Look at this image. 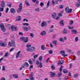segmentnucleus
Here are the masks:
<instances>
[{
  "mask_svg": "<svg viewBox=\"0 0 80 80\" xmlns=\"http://www.w3.org/2000/svg\"><path fill=\"white\" fill-rule=\"evenodd\" d=\"M19 8H21V9H22V3H20V4L19 5Z\"/></svg>",
  "mask_w": 80,
  "mask_h": 80,
  "instance_id": "30",
  "label": "nucleus"
},
{
  "mask_svg": "<svg viewBox=\"0 0 80 80\" xmlns=\"http://www.w3.org/2000/svg\"><path fill=\"white\" fill-rule=\"evenodd\" d=\"M52 43H53V44H54V45H57V42L56 41H53Z\"/></svg>",
  "mask_w": 80,
  "mask_h": 80,
  "instance_id": "35",
  "label": "nucleus"
},
{
  "mask_svg": "<svg viewBox=\"0 0 80 80\" xmlns=\"http://www.w3.org/2000/svg\"><path fill=\"white\" fill-rule=\"evenodd\" d=\"M78 2L77 3L76 5V7H78L80 5V0H78Z\"/></svg>",
  "mask_w": 80,
  "mask_h": 80,
  "instance_id": "15",
  "label": "nucleus"
},
{
  "mask_svg": "<svg viewBox=\"0 0 80 80\" xmlns=\"http://www.w3.org/2000/svg\"><path fill=\"white\" fill-rule=\"evenodd\" d=\"M50 73L51 77H53L55 75V73H54L53 72H51Z\"/></svg>",
  "mask_w": 80,
  "mask_h": 80,
  "instance_id": "12",
  "label": "nucleus"
},
{
  "mask_svg": "<svg viewBox=\"0 0 80 80\" xmlns=\"http://www.w3.org/2000/svg\"><path fill=\"white\" fill-rule=\"evenodd\" d=\"M9 54L8 52H6L5 55H4V57L5 58H6V57H7Z\"/></svg>",
  "mask_w": 80,
  "mask_h": 80,
  "instance_id": "21",
  "label": "nucleus"
},
{
  "mask_svg": "<svg viewBox=\"0 0 80 80\" xmlns=\"http://www.w3.org/2000/svg\"><path fill=\"white\" fill-rule=\"evenodd\" d=\"M26 47L27 48H30V47H31V45H29L28 44H27L26 45Z\"/></svg>",
  "mask_w": 80,
  "mask_h": 80,
  "instance_id": "47",
  "label": "nucleus"
},
{
  "mask_svg": "<svg viewBox=\"0 0 80 80\" xmlns=\"http://www.w3.org/2000/svg\"><path fill=\"white\" fill-rule=\"evenodd\" d=\"M7 45V44L5 42H1L0 43V46L1 47H5Z\"/></svg>",
  "mask_w": 80,
  "mask_h": 80,
  "instance_id": "7",
  "label": "nucleus"
},
{
  "mask_svg": "<svg viewBox=\"0 0 80 80\" xmlns=\"http://www.w3.org/2000/svg\"><path fill=\"white\" fill-rule=\"evenodd\" d=\"M52 17L53 18H55L57 16V15H56V13H52Z\"/></svg>",
  "mask_w": 80,
  "mask_h": 80,
  "instance_id": "22",
  "label": "nucleus"
},
{
  "mask_svg": "<svg viewBox=\"0 0 80 80\" xmlns=\"http://www.w3.org/2000/svg\"><path fill=\"white\" fill-rule=\"evenodd\" d=\"M59 23L60 25H61L62 26H64V22H63V20L59 22Z\"/></svg>",
  "mask_w": 80,
  "mask_h": 80,
  "instance_id": "19",
  "label": "nucleus"
},
{
  "mask_svg": "<svg viewBox=\"0 0 80 80\" xmlns=\"http://www.w3.org/2000/svg\"><path fill=\"white\" fill-rule=\"evenodd\" d=\"M77 54H78V56H79L80 55V51H79L78 52Z\"/></svg>",
  "mask_w": 80,
  "mask_h": 80,
  "instance_id": "64",
  "label": "nucleus"
},
{
  "mask_svg": "<svg viewBox=\"0 0 80 80\" xmlns=\"http://www.w3.org/2000/svg\"><path fill=\"white\" fill-rule=\"evenodd\" d=\"M3 10H4L3 8H0V12H3Z\"/></svg>",
  "mask_w": 80,
  "mask_h": 80,
  "instance_id": "37",
  "label": "nucleus"
},
{
  "mask_svg": "<svg viewBox=\"0 0 80 80\" xmlns=\"http://www.w3.org/2000/svg\"><path fill=\"white\" fill-rule=\"evenodd\" d=\"M67 33V30H65V28H64L63 31V33H64V34H66Z\"/></svg>",
  "mask_w": 80,
  "mask_h": 80,
  "instance_id": "29",
  "label": "nucleus"
},
{
  "mask_svg": "<svg viewBox=\"0 0 80 80\" xmlns=\"http://www.w3.org/2000/svg\"><path fill=\"white\" fill-rule=\"evenodd\" d=\"M36 65H39V64H40V62H39V61H37L36 62Z\"/></svg>",
  "mask_w": 80,
  "mask_h": 80,
  "instance_id": "43",
  "label": "nucleus"
},
{
  "mask_svg": "<svg viewBox=\"0 0 80 80\" xmlns=\"http://www.w3.org/2000/svg\"><path fill=\"white\" fill-rule=\"evenodd\" d=\"M30 36L31 37H33V34L32 33H31Z\"/></svg>",
  "mask_w": 80,
  "mask_h": 80,
  "instance_id": "62",
  "label": "nucleus"
},
{
  "mask_svg": "<svg viewBox=\"0 0 80 80\" xmlns=\"http://www.w3.org/2000/svg\"><path fill=\"white\" fill-rule=\"evenodd\" d=\"M35 10L36 11V12H40V9H39V8H37L35 9Z\"/></svg>",
  "mask_w": 80,
  "mask_h": 80,
  "instance_id": "42",
  "label": "nucleus"
},
{
  "mask_svg": "<svg viewBox=\"0 0 80 80\" xmlns=\"http://www.w3.org/2000/svg\"><path fill=\"white\" fill-rule=\"evenodd\" d=\"M62 72H59L58 75V77H61V76H62Z\"/></svg>",
  "mask_w": 80,
  "mask_h": 80,
  "instance_id": "28",
  "label": "nucleus"
},
{
  "mask_svg": "<svg viewBox=\"0 0 80 80\" xmlns=\"http://www.w3.org/2000/svg\"><path fill=\"white\" fill-rule=\"evenodd\" d=\"M22 28L23 30H24V31L26 32H28V31L30 30V28H28V27L26 26H23L22 27Z\"/></svg>",
  "mask_w": 80,
  "mask_h": 80,
  "instance_id": "6",
  "label": "nucleus"
},
{
  "mask_svg": "<svg viewBox=\"0 0 80 80\" xmlns=\"http://www.w3.org/2000/svg\"><path fill=\"white\" fill-rule=\"evenodd\" d=\"M25 37H21L20 38V40H21V41H24V40H25Z\"/></svg>",
  "mask_w": 80,
  "mask_h": 80,
  "instance_id": "25",
  "label": "nucleus"
},
{
  "mask_svg": "<svg viewBox=\"0 0 80 80\" xmlns=\"http://www.w3.org/2000/svg\"><path fill=\"white\" fill-rule=\"evenodd\" d=\"M58 15L59 17H62V14L60 13H58Z\"/></svg>",
  "mask_w": 80,
  "mask_h": 80,
  "instance_id": "58",
  "label": "nucleus"
},
{
  "mask_svg": "<svg viewBox=\"0 0 80 80\" xmlns=\"http://www.w3.org/2000/svg\"><path fill=\"white\" fill-rule=\"evenodd\" d=\"M9 10V8H7L6 10V12L7 13L8 12Z\"/></svg>",
  "mask_w": 80,
  "mask_h": 80,
  "instance_id": "60",
  "label": "nucleus"
},
{
  "mask_svg": "<svg viewBox=\"0 0 80 80\" xmlns=\"http://www.w3.org/2000/svg\"><path fill=\"white\" fill-rule=\"evenodd\" d=\"M60 19V17L59 16H58L56 18V20H58V19Z\"/></svg>",
  "mask_w": 80,
  "mask_h": 80,
  "instance_id": "54",
  "label": "nucleus"
},
{
  "mask_svg": "<svg viewBox=\"0 0 80 80\" xmlns=\"http://www.w3.org/2000/svg\"><path fill=\"white\" fill-rule=\"evenodd\" d=\"M74 78H77L78 77V74L77 73L74 74Z\"/></svg>",
  "mask_w": 80,
  "mask_h": 80,
  "instance_id": "31",
  "label": "nucleus"
},
{
  "mask_svg": "<svg viewBox=\"0 0 80 80\" xmlns=\"http://www.w3.org/2000/svg\"><path fill=\"white\" fill-rule=\"evenodd\" d=\"M39 65V66L38 65L37 66L38 67V68H42V67H43V65H42V62H40Z\"/></svg>",
  "mask_w": 80,
  "mask_h": 80,
  "instance_id": "17",
  "label": "nucleus"
},
{
  "mask_svg": "<svg viewBox=\"0 0 80 80\" xmlns=\"http://www.w3.org/2000/svg\"><path fill=\"white\" fill-rule=\"evenodd\" d=\"M24 65L26 66V67H28L29 66V65L27 62H25L24 63Z\"/></svg>",
  "mask_w": 80,
  "mask_h": 80,
  "instance_id": "32",
  "label": "nucleus"
},
{
  "mask_svg": "<svg viewBox=\"0 0 80 80\" xmlns=\"http://www.w3.org/2000/svg\"><path fill=\"white\" fill-rule=\"evenodd\" d=\"M21 53V51H19L16 54V58H17L18 57H19V55H20V54Z\"/></svg>",
  "mask_w": 80,
  "mask_h": 80,
  "instance_id": "13",
  "label": "nucleus"
},
{
  "mask_svg": "<svg viewBox=\"0 0 80 80\" xmlns=\"http://www.w3.org/2000/svg\"><path fill=\"white\" fill-rule=\"evenodd\" d=\"M50 60V58H48L46 61V62L47 63H48V61Z\"/></svg>",
  "mask_w": 80,
  "mask_h": 80,
  "instance_id": "57",
  "label": "nucleus"
},
{
  "mask_svg": "<svg viewBox=\"0 0 80 80\" xmlns=\"http://www.w3.org/2000/svg\"><path fill=\"white\" fill-rule=\"evenodd\" d=\"M48 52L49 54H53V51L52 50H50L48 51Z\"/></svg>",
  "mask_w": 80,
  "mask_h": 80,
  "instance_id": "40",
  "label": "nucleus"
},
{
  "mask_svg": "<svg viewBox=\"0 0 80 80\" xmlns=\"http://www.w3.org/2000/svg\"><path fill=\"white\" fill-rule=\"evenodd\" d=\"M46 34V32L45 31H43L41 33V35L42 36L45 35Z\"/></svg>",
  "mask_w": 80,
  "mask_h": 80,
  "instance_id": "18",
  "label": "nucleus"
},
{
  "mask_svg": "<svg viewBox=\"0 0 80 80\" xmlns=\"http://www.w3.org/2000/svg\"><path fill=\"white\" fill-rule=\"evenodd\" d=\"M72 31L73 33H75V34L77 33V30H76L73 29Z\"/></svg>",
  "mask_w": 80,
  "mask_h": 80,
  "instance_id": "26",
  "label": "nucleus"
},
{
  "mask_svg": "<svg viewBox=\"0 0 80 80\" xmlns=\"http://www.w3.org/2000/svg\"><path fill=\"white\" fill-rule=\"evenodd\" d=\"M10 11L12 13H14L15 12V10L13 8H11L10 9Z\"/></svg>",
  "mask_w": 80,
  "mask_h": 80,
  "instance_id": "16",
  "label": "nucleus"
},
{
  "mask_svg": "<svg viewBox=\"0 0 80 80\" xmlns=\"http://www.w3.org/2000/svg\"><path fill=\"white\" fill-rule=\"evenodd\" d=\"M38 57V55H36L34 56V58H36Z\"/></svg>",
  "mask_w": 80,
  "mask_h": 80,
  "instance_id": "59",
  "label": "nucleus"
},
{
  "mask_svg": "<svg viewBox=\"0 0 80 80\" xmlns=\"http://www.w3.org/2000/svg\"><path fill=\"white\" fill-rule=\"evenodd\" d=\"M60 53L61 54H62V56L63 57H67V56H68V54H65V51H60Z\"/></svg>",
  "mask_w": 80,
  "mask_h": 80,
  "instance_id": "8",
  "label": "nucleus"
},
{
  "mask_svg": "<svg viewBox=\"0 0 80 80\" xmlns=\"http://www.w3.org/2000/svg\"><path fill=\"white\" fill-rule=\"evenodd\" d=\"M63 8V6L62 5H61L60 7V8L62 9Z\"/></svg>",
  "mask_w": 80,
  "mask_h": 80,
  "instance_id": "61",
  "label": "nucleus"
},
{
  "mask_svg": "<svg viewBox=\"0 0 80 80\" xmlns=\"http://www.w3.org/2000/svg\"><path fill=\"white\" fill-rule=\"evenodd\" d=\"M15 41H14V40H12L11 41V42H8V45H10L11 47H13L14 46H15Z\"/></svg>",
  "mask_w": 80,
  "mask_h": 80,
  "instance_id": "3",
  "label": "nucleus"
},
{
  "mask_svg": "<svg viewBox=\"0 0 80 80\" xmlns=\"http://www.w3.org/2000/svg\"><path fill=\"white\" fill-rule=\"evenodd\" d=\"M40 5L42 7V6H43V5H44V3H43V2H41V3L40 4Z\"/></svg>",
  "mask_w": 80,
  "mask_h": 80,
  "instance_id": "49",
  "label": "nucleus"
},
{
  "mask_svg": "<svg viewBox=\"0 0 80 80\" xmlns=\"http://www.w3.org/2000/svg\"><path fill=\"white\" fill-rule=\"evenodd\" d=\"M51 68L52 70H55V67L54 66H51Z\"/></svg>",
  "mask_w": 80,
  "mask_h": 80,
  "instance_id": "55",
  "label": "nucleus"
},
{
  "mask_svg": "<svg viewBox=\"0 0 80 80\" xmlns=\"http://www.w3.org/2000/svg\"><path fill=\"white\" fill-rule=\"evenodd\" d=\"M1 80H5V78L4 77H2L1 78Z\"/></svg>",
  "mask_w": 80,
  "mask_h": 80,
  "instance_id": "63",
  "label": "nucleus"
},
{
  "mask_svg": "<svg viewBox=\"0 0 80 80\" xmlns=\"http://www.w3.org/2000/svg\"><path fill=\"white\" fill-rule=\"evenodd\" d=\"M50 1H48L47 6V8H48L49 7V5H50Z\"/></svg>",
  "mask_w": 80,
  "mask_h": 80,
  "instance_id": "36",
  "label": "nucleus"
},
{
  "mask_svg": "<svg viewBox=\"0 0 80 80\" xmlns=\"http://www.w3.org/2000/svg\"><path fill=\"white\" fill-rule=\"evenodd\" d=\"M35 48L33 47H32L30 48H28L27 49V50L29 52H34L35 51Z\"/></svg>",
  "mask_w": 80,
  "mask_h": 80,
  "instance_id": "4",
  "label": "nucleus"
},
{
  "mask_svg": "<svg viewBox=\"0 0 80 80\" xmlns=\"http://www.w3.org/2000/svg\"><path fill=\"white\" fill-rule=\"evenodd\" d=\"M41 49L42 50H44L45 49V48L44 47V45H42L41 46Z\"/></svg>",
  "mask_w": 80,
  "mask_h": 80,
  "instance_id": "41",
  "label": "nucleus"
},
{
  "mask_svg": "<svg viewBox=\"0 0 80 80\" xmlns=\"http://www.w3.org/2000/svg\"><path fill=\"white\" fill-rule=\"evenodd\" d=\"M54 29H51L49 30V32H53V31H54Z\"/></svg>",
  "mask_w": 80,
  "mask_h": 80,
  "instance_id": "48",
  "label": "nucleus"
},
{
  "mask_svg": "<svg viewBox=\"0 0 80 80\" xmlns=\"http://www.w3.org/2000/svg\"><path fill=\"white\" fill-rule=\"evenodd\" d=\"M13 50H14V48H12L10 50V52H12Z\"/></svg>",
  "mask_w": 80,
  "mask_h": 80,
  "instance_id": "53",
  "label": "nucleus"
},
{
  "mask_svg": "<svg viewBox=\"0 0 80 80\" xmlns=\"http://www.w3.org/2000/svg\"><path fill=\"white\" fill-rule=\"evenodd\" d=\"M13 77H14V78H18V77L17 75L13 74Z\"/></svg>",
  "mask_w": 80,
  "mask_h": 80,
  "instance_id": "23",
  "label": "nucleus"
},
{
  "mask_svg": "<svg viewBox=\"0 0 80 80\" xmlns=\"http://www.w3.org/2000/svg\"><path fill=\"white\" fill-rule=\"evenodd\" d=\"M63 72L64 73H68V71L66 69L63 70Z\"/></svg>",
  "mask_w": 80,
  "mask_h": 80,
  "instance_id": "27",
  "label": "nucleus"
},
{
  "mask_svg": "<svg viewBox=\"0 0 80 80\" xmlns=\"http://www.w3.org/2000/svg\"><path fill=\"white\" fill-rule=\"evenodd\" d=\"M30 80H35L33 76V74H31L30 75V77H29Z\"/></svg>",
  "mask_w": 80,
  "mask_h": 80,
  "instance_id": "11",
  "label": "nucleus"
},
{
  "mask_svg": "<svg viewBox=\"0 0 80 80\" xmlns=\"http://www.w3.org/2000/svg\"><path fill=\"white\" fill-rule=\"evenodd\" d=\"M11 28L12 32L13 31H17V28L13 26H11Z\"/></svg>",
  "mask_w": 80,
  "mask_h": 80,
  "instance_id": "10",
  "label": "nucleus"
},
{
  "mask_svg": "<svg viewBox=\"0 0 80 80\" xmlns=\"http://www.w3.org/2000/svg\"><path fill=\"white\" fill-rule=\"evenodd\" d=\"M5 2L3 1H1V6L2 7L4 8L5 7Z\"/></svg>",
  "mask_w": 80,
  "mask_h": 80,
  "instance_id": "9",
  "label": "nucleus"
},
{
  "mask_svg": "<svg viewBox=\"0 0 80 80\" xmlns=\"http://www.w3.org/2000/svg\"><path fill=\"white\" fill-rule=\"evenodd\" d=\"M58 64H61V65H63V63L62 62L61 60L59 61V62H58Z\"/></svg>",
  "mask_w": 80,
  "mask_h": 80,
  "instance_id": "39",
  "label": "nucleus"
},
{
  "mask_svg": "<svg viewBox=\"0 0 80 80\" xmlns=\"http://www.w3.org/2000/svg\"><path fill=\"white\" fill-rule=\"evenodd\" d=\"M42 27H44L45 26H47V23L45 21H43L41 24Z\"/></svg>",
  "mask_w": 80,
  "mask_h": 80,
  "instance_id": "5",
  "label": "nucleus"
},
{
  "mask_svg": "<svg viewBox=\"0 0 80 80\" xmlns=\"http://www.w3.org/2000/svg\"><path fill=\"white\" fill-rule=\"evenodd\" d=\"M66 12V13H71L72 12V9H69V7H67L66 8H65V10Z\"/></svg>",
  "mask_w": 80,
  "mask_h": 80,
  "instance_id": "2",
  "label": "nucleus"
},
{
  "mask_svg": "<svg viewBox=\"0 0 80 80\" xmlns=\"http://www.w3.org/2000/svg\"><path fill=\"white\" fill-rule=\"evenodd\" d=\"M2 70L3 71H5V66H2Z\"/></svg>",
  "mask_w": 80,
  "mask_h": 80,
  "instance_id": "45",
  "label": "nucleus"
},
{
  "mask_svg": "<svg viewBox=\"0 0 80 80\" xmlns=\"http://www.w3.org/2000/svg\"><path fill=\"white\" fill-rule=\"evenodd\" d=\"M71 22H70V25H72V24H73V21L72 20H71Z\"/></svg>",
  "mask_w": 80,
  "mask_h": 80,
  "instance_id": "50",
  "label": "nucleus"
},
{
  "mask_svg": "<svg viewBox=\"0 0 80 80\" xmlns=\"http://www.w3.org/2000/svg\"><path fill=\"white\" fill-rule=\"evenodd\" d=\"M22 24L23 25H26V26H28L29 25V24L27 23H23Z\"/></svg>",
  "mask_w": 80,
  "mask_h": 80,
  "instance_id": "34",
  "label": "nucleus"
},
{
  "mask_svg": "<svg viewBox=\"0 0 80 80\" xmlns=\"http://www.w3.org/2000/svg\"><path fill=\"white\" fill-rule=\"evenodd\" d=\"M16 18H18V19H16V21H20L21 20V19L22 18H21V16H18Z\"/></svg>",
  "mask_w": 80,
  "mask_h": 80,
  "instance_id": "14",
  "label": "nucleus"
},
{
  "mask_svg": "<svg viewBox=\"0 0 80 80\" xmlns=\"http://www.w3.org/2000/svg\"><path fill=\"white\" fill-rule=\"evenodd\" d=\"M22 9L19 8L17 10V12L18 13H20V12H22Z\"/></svg>",
  "mask_w": 80,
  "mask_h": 80,
  "instance_id": "24",
  "label": "nucleus"
},
{
  "mask_svg": "<svg viewBox=\"0 0 80 80\" xmlns=\"http://www.w3.org/2000/svg\"><path fill=\"white\" fill-rule=\"evenodd\" d=\"M28 37H26V39L25 38V39L23 41V42H24V43H27V42H28Z\"/></svg>",
  "mask_w": 80,
  "mask_h": 80,
  "instance_id": "20",
  "label": "nucleus"
},
{
  "mask_svg": "<svg viewBox=\"0 0 80 80\" xmlns=\"http://www.w3.org/2000/svg\"><path fill=\"white\" fill-rule=\"evenodd\" d=\"M7 6L8 7L11 8L12 7V4H11L7 5Z\"/></svg>",
  "mask_w": 80,
  "mask_h": 80,
  "instance_id": "56",
  "label": "nucleus"
},
{
  "mask_svg": "<svg viewBox=\"0 0 80 80\" xmlns=\"http://www.w3.org/2000/svg\"><path fill=\"white\" fill-rule=\"evenodd\" d=\"M60 41V42H64V41L65 40L62 38H61L60 39H59Z\"/></svg>",
  "mask_w": 80,
  "mask_h": 80,
  "instance_id": "33",
  "label": "nucleus"
},
{
  "mask_svg": "<svg viewBox=\"0 0 80 80\" xmlns=\"http://www.w3.org/2000/svg\"><path fill=\"white\" fill-rule=\"evenodd\" d=\"M28 62L30 64H32V63H33V62H32V61H31V59H29Z\"/></svg>",
  "mask_w": 80,
  "mask_h": 80,
  "instance_id": "38",
  "label": "nucleus"
},
{
  "mask_svg": "<svg viewBox=\"0 0 80 80\" xmlns=\"http://www.w3.org/2000/svg\"><path fill=\"white\" fill-rule=\"evenodd\" d=\"M42 56H41L39 58V60L40 62L42 61Z\"/></svg>",
  "mask_w": 80,
  "mask_h": 80,
  "instance_id": "44",
  "label": "nucleus"
},
{
  "mask_svg": "<svg viewBox=\"0 0 80 80\" xmlns=\"http://www.w3.org/2000/svg\"><path fill=\"white\" fill-rule=\"evenodd\" d=\"M51 46V48H52V47H53V44H52V43H50L49 44Z\"/></svg>",
  "mask_w": 80,
  "mask_h": 80,
  "instance_id": "52",
  "label": "nucleus"
},
{
  "mask_svg": "<svg viewBox=\"0 0 80 80\" xmlns=\"http://www.w3.org/2000/svg\"><path fill=\"white\" fill-rule=\"evenodd\" d=\"M78 37H76V38H75V40L76 41H78Z\"/></svg>",
  "mask_w": 80,
  "mask_h": 80,
  "instance_id": "51",
  "label": "nucleus"
},
{
  "mask_svg": "<svg viewBox=\"0 0 80 80\" xmlns=\"http://www.w3.org/2000/svg\"><path fill=\"white\" fill-rule=\"evenodd\" d=\"M19 35H22V36H23V33L21 32H19Z\"/></svg>",
  "mask_w": 80,
  "mask_h": 80,
  "instance_id": "46",
  "label": "nucleus"
},
{
  "mask_svg": "<svg viewBox=\"0 0 80 80\" xmlns=\"http://www.w3.org/2000/svg\"><path fill=\"white\" fill-rule=\"evenodd\" d=\"M0 28H1L2 31L3 32H5L6 31V29L4 27V25L3 23L0 24Z\"/></svg>",
  "mask_w": 80,
  "mask_h": 80,
  "instance_id": "1",
  "label": "nucleus"
}]
</instances>
